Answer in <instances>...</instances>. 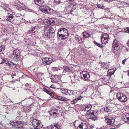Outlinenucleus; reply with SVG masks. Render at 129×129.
I'll return each instance as SVG.
<instances>
[{"instance_id":"7","label":"nucleus","mask_w":129,"mask_h":129,"mask_svg":"<svg viewBox=\"0 0 129 129\" xmlns=\"http://www.w3.org/2000/svg\"><path fill=\"white\" fill-rule=\"evenodd\" d=\"M23 123L22 121H18L14 123L12 125L13 129H18L22 126Z\"/></svg>"},{"instance_id":"48","label":"nucleus","mask_w":129,"mask_h":129,"mask_svg":"<svg viewBox=\"0 0 129 129\" xmlns=\"http://www.w3.org/2000/svg\"><path fill=\"white\" fill-rule=\"evenodd\" d=\"M68 92H69V93H70V94L71 93L72 91L71 90H68Z\"/></svg>"},{"instance_id":"35","label":"nucleus","mask_w":129,"mask_h":129,"mask_svg":"<svg viewBox=\"0 0 129 129\" xmlns=\"http://www.w3.org/2000/svg\"><path fill=\"white\" fill-rule=\"evenodd\" d=\"M109 108L108 107H106L104 109V111L106 112H109L110 111V110Z\"/></svg>"},{"instance_id":"46","label":"nucleus","mask_w":129,"mask_h":129,"mask_svg":"<svg viewBox=\"0 0 129 129\" xmlns=\"http://www.w3.org/2000/svg\"><path fill=\"white\" fill-rule=\"evenodd\" d=\"M49 94L51 96H54L53 93L52 92H50V93Z\"/></svg>"},{"instance_id":"16","label":"nucleus","mask_w":129,"mask_h":129,"mask_svg":"<svg viewBox=\"0 0 129 129\" xmlns=\"http://www.w3.org/2000/svg\"><path fill=\"white\" fill-rule=\"evenodd\" d=\"M123 120L125 122H127L129 124V114H127L124 115L122 117Z\"/></svg>"},{"instance_id":"40","label":"nucleus","mask_w":129,"mask_h":129,"mask_svg":"<svg viewBox=\"0 0 129 129\" xmlns=\"http://www.w3.org/2000/svg\"><path fill=\"white\" fill-rule=\"evenodd\" d=\"M77 92L76 91H74L72 90L71 93L70 94H72L73 95H75L76 96V94Z\"/></svg>"},{"instance_id":"49","label":"nucleus","mask_w":129,"mask_h":129,"mask_svg":"<svg viewBox=\"0 0 129 129\" xmlns=\"http://www.w3.org/2000/svg\"><path fill=\"white\" fill-rule=\"evenodd\" d=\"M70 5H69V6H70V7H72L73 6V5L72 4H69Z\"/></svg>"},{"instance_id":"17","label":"nucleus","mask_w":129,"mask_h":129,"mask_svg":"<svg viewBox=\"0 0 129 129\" xmlns=\"http://www.w3.org/2000/svg\"><path fill=\"white\" fill-rule=\"evenodd\" d=\"M71 81L72 82L75 83L76 82L77 80V78L76 76L75 75L73 74L71 76H70Z\"/></svg>"},{"instance_id":"8","label":"nucleus","mask_w":129,"mask_h":129,"mask_svg":"<svg viewBox=\"0 0 129 129\" xmlns=\"http://www.w3.org/2000/svg\"><path fill=\"white\" fill-rule=\"evenodd\" d=\"M88 114L86 116L89 119H91L92 120H96L97 117L98 113H95V114L94 113V112L92 111Z\"/></svg>"},{"instance_id":"30","label":"nucleus","mask_w":129,"mask_h":129,"mask_svg":"<svg viewBox=\"0 0 129 129\" xmlns=\"http://www.w3.org/2000/svg\"><path fill=\"white\" fill-rule=\"evenodd\" d=\"M57 113H56L55 112H52L50 114L53 117H56L57 116Z\"/></svg>"},{"instance_id":"53","label":"nucleus","mask_w":129,"mask_h":129,"mask_svg":"<svg viewBox=\"0 0 129 129\" xmlns=\"http://www.w3.org/2000/svg\"><path fill=\"white\" fill-rule=\"evenodd\" d=\"M4 63V62L3 61V62H2L1 63H0V64H2V63Z\"/></svg>"},{"instance_id":"29","label":"nucleus","mask_w":129,"mask_h":129,"mask_svg":"<svg viewBox=\"0 0 129 129\" xmlns=\"http://www.w3.org/2000/svg\"><path fill=\"white\" fill-rule=\"evenodd\" d=\"M83 36L84 37L88 38L89 37V35L88 33H87L86 32H84L83 33Z\"/></svg>"},{"instance_id":"32","label":"nucleus","mask_w":129,"mask_h":129,"mask_svg":"<svg viewBox=\"0 0 129 129\" xmlns=\"http://www.w3.org/2000/svg\"><path fill=\"white\" fill-rule=\"evenodd\" d=\"M31 43V42L30 40H26L25 42V44L26 45H30Z\"/></svg>"},{"instance_id":"13","label":"nucleus","mask_w":129,"mask_h":129,"mask_svg":"<svg viewBox=\"0 0 129 129\" xmlns=\"http://www.w3.org/2000/svg\"><path fill=\"white\" fill-rule=\"evenodd\" d=\"M32 124L34 127H38L39 128V125L41 124V122L39 120L36 119H33L32 121Z\"/></svg>"},{"instance_id":"50","label":"nucleus","mask_w":129,"mask_h":129,"mask_svg":"<svg viewBox=\"0 0 129 129\" xmlns=\"http://www.w3.org/2000/svg\"><path fill=\"white\" fill-rule=\"evenodd\" d=\"M57 111V110L56 109H54V110L53 111V112H56Z\"/></svg>"},{"instance_id":"41","label":"nucleus","mask_w":129,"mask_h":129,"mask_svg":"<svg viewBox=\"0 0 129 129\" xmlns=\"http://www.w3.org/2000/svg\"><path fill=\"white\" fill-rule=\"evenodd\" d=\"M52 69L53 70L55 71H57L59 70L58 68L54 67L52 68Z\"/></svg>"},{"instance_id":"52","label":"nucleus","mask_w":129,"mask_h":129,"mask_svg":"<svg viewBox=\"0 0 129 129\" xmlns=\"http://www.w3.org/2000/svg\"><path fill=\"white\" fill-rule=\"evenodd\" d=\"M126 50L127 51H128V49H127V48H126Z\"/></svg>"},{"instance_id":"3","label":"nucleus","mask_w":129,"mask_h":129,"mask_svg":"<svg viewBox=\"0 0 129 129\" xmlns=\"http://www.w3.org/2000/svg\"><path fill=\"white\" fill-rule=\"evenodd\" d=\"M44 22L47 25H53L57 24L58 23V20L57 18H52L45 19L44 20Z\"/></svg>"},{"instance_id":"43","label":"nucleus","mask_w":129,"mask_h":129,"mask_svg":"<svg viewBox=\"0 0 129 129\" xmlns=\"http://www.w3.org/2000/svg\"><path fill=\"white\" fill-rule=\"evenodd\" d=\"M75 39L77 40V41H78V42H79V41H80V40H81V39L80 38H78L77 37H75Z\"/></svg>"},{"instance_id":"10","label":"nucleus","mask_w":129,"mask_h":129,"mask_svg":"<svg viewBox=\"0 0 129 129\" xmlns=\"http://www.w3.org/2000/svg\"><path fill=\"white\" fill-rule=\"evenodd\" d=\"M119 47L118 41L116 40H114L113 43V50L114 49L115 50L117 51L119 49Z\"/></svg>"},{"instance_id":"39","label":"nucleus","mask_w":129,"mask_h":129,"mask_svg":"<svg viewBox=\"0 0 129 129\" xmlns=\"http://www.w3.org/2000/svg\"><path fill=\"white\" fill-rule=\"evenodd\" d=\"M5 63L7 64L10 66L11 67H13L12 64H10L7 61H6V62H5Z\"/></svg>"},{"instance_id":"42","label":"nucleus","mask_w":129,"mask_h":129,"mask_svg":"<svg viewBox=\"0 0 129 129\" xmlns=\"http://www.w3.org/2000/svg\"><path fill=\"white\" fill-rule=\"evenodd\" d=\"M125 31L129 33V28H127L125 29Z\"/></svg>"},{"instance_id":"9","label":"nucleus","mask_w":129,"mask_h":129,"mask_svg":"<svg viewBox=\"0 0 129 129\" xmlns=\"http://www.w3.org/2000/svg\"><path fill=\"white\" fill-rule=\"evenodd\" d=\"M109 35L107 34H104L103 37L101 38V42L103 44H106L108 42Z\"/></svg>"},{"instance_id":"24","label":"nucleus","mask_w":129,"mask_h":129,"mask_svg":"<svg viewBox=\"0 0 129 129\" xmlns=\"http://www.w3.org/2000/svg\"><path fill=\"white\" fill-rule=\"evenodd\" d=\"M61 91L65 95H68L69 94V92H68V90L66 89L63 88H61L60 89Z\"/></svg>"},{"instance_id":"28","label":"nucleus","mask_w":129,"mask_h":129,"mask_svg":"<svg viewBox=\"0 0 129 129\" xmlns=\"http://www.w3.org/2000/svg\"><path fill=\"white\" fill-rule=\"evenodd\" d=\"M81 96H80L78 98H76L75 100H74L72 101L71 102V104H74L75 103L77 102V101H78L81 99L80 98Z\"/></svg>"},{"instance_id":"38","label":"nucleus","mask_w":129,"mask_h":129,"mask_svg":"<svg viewBox=\"0 0 129 129\" xmlns=\"http://www.w3.org/2000/svg\"><path fill=\"white\" fill-rule=\"evenodd\" d=\"M94 43L95 45H96L97 46H98L101 47V45L99 43H98L95 41H94Z\"/></svg>"},{"instance_id":"2","label":"nucleus","mask_w":129,"mask_h":129,"mask_svg":"<svg viewBox=\"0 0 129 129\" xmlns=\"http://www.w3.org/2000/svg\"><path fill=\"white\" fill-rule=\"evenodd\" d=\"M44 34L48 38H52L55 36V33L53 32V28L51 26H46L44 29Z\"/></svg>"},{"instance_id":"6","label":"nucleus","mask_w":129,"mask_h":129,"mask_svg":"<svg viewBox=\"0 0 129 129\" xmlns=\"http://www.w3.org/2000/svg\"><path fill=\"white\" fill-rule=\"evenodd\" d=\"M80 74L81 78L84 80L87 81L89 79L90 75L88 72L86 71H83L81 72Z\"/></svg>"},{"instance_id":"44","label":"nucleus","mask_w":129,"mask_h":129,"mask_svg":"<svg viewBox=\"0 0 129 129\" xmlns=\"http://www.w3.org/2000/svg\"><path fill=\"white\" fill-rule=\"evenodd\" d=\"M11 63L12 64H13L14 65L13 67H14L15 68L17 66V64H15L14 63H13L12 62H11Z\"/></svg>"},{"instance_id":"25","label":"nucleus","mask_w":129,"mask_h":129,"mask_svg":"<svg viewBox=\"0 0 129 129\" xmlns=\"http://www.w3.org/2000/svg\"><path fill=\"white\" fill-rule=\"evenodd\" d=\"M57 98L58 100L63 101H67L68 100V99H67L63 97H62L60 96H58L57 97Z\"/></svg>"},{"instance_id":"4","label":"nucleus","mask_w":129,"mask_h":129,"mask_svg":"<svg viewBox=\"0 0 129 129\" xmlns=\"http://www.w3.org/2000/svg\"><path fill=\"white\" fill-rule=\"evenodd\" d=\"M117 99L121 102L124 103L127 100V98L124 94L120 93H118L116 95Z\"/></svg>"},{"instance_id":"47","label":"nucleus","mask_w":129,"mask_h":129,"mask_svg":"<svg viewBox=\"0 0 129 129\" xmlns=\"http://www.w3.org/2000/svg\"><path fill=\"white\" fill-rule=\"evenodd\" d=\"M50 87L53 88H55V87H54V86H53L52 85H51Z\"/></svg>"},{"instance_id":"20","label":"nucleus","mask_w":129,"mask_h":129,"mask_svg":"<svg viewBox=\"0 0 129 129\" xmlns=\"http://www.w3.org/2000/svg\"><path fill=\"white\" fill-rule=\"evenodd\" d=\"M13 53L14 56L17 57H19L20 54V52L19 50L17 49L15 50L14 51Z\"/></svg>"},{"instance_id":"19","label":"nucleus","mask_w":129,"mask_h":129,"mask_svg":"<svg viewBox=\"0 0 129 129\" xmlns=\"http://www.w3.org/2000/svg\"><path fill=\"white\" fill-rule=\"evenodd\" d=\"M115 70L113 69H112L109 70L108 71V76H110L112 75H113L114 72H115Z\"/></svg>"},{"instance_id":"12","label":"nucleus","mask_w":129,"mask_h":129,"mask_svg":"<svg viewBox=\"0 0 129 129\" xmlns=\"http://www.w3.org/2000/svg\"><path fill=\"white\" fill-rule=\"evenodd\" d=\"M43 63L46 65H49L52 62V59L51 58H45L42 59Z\"/></svg>"},{"instance_id":"51","label":"nucleus","mask_w":129,"mask_h":129,"mask_svg":"<svg viewBox=\"0 0 129 129\" xmlns=\"http://www.w3.org/2000/svg\"><path fill=\"white\" fill-rule=\"evenodd\" d=\"M127 45L128 46H129V39L127 42Z\"/></svg>"},{"instance_id":"34","label":"nucleus","mask_w":129,"mask_h":129,"mask_svg":"<svg viewBox=\"0 0 129 129\" xmlns=\"http://www.w3.org/2000/svg\"><path fill=\"white\" fill-rule=\"evenodd\" d=\"M69 68L67 67H65L63 68V72H66L69 71Z\"/></svg>"},{"instance_id":"22","label":"nucleus","mask_w":129,"mask_h":129,"mask_svg":"<svg viewBox=\"0 0 129 129\" xmlns=\"http://www.w3.org/2000/svg\"><path fill=\"white\" fill-rule=\"evenodd\" d=\"M35 4L39 5H40L44 3L43 0H34Z\"/></svg>"},{"instance_id":"54","label":"nucleus","mask_w":129,"mask_h":129,"mask_svg":"<svg viewBox=\"0 0 129 129\" xmlns=\"http://www.w3.org/2000/svg\"><path fill=\"white\" fill-rule=\"evenodd\" d=\"M128 75L129 76V71L128 72Z\"/></svg>"},{"instance_id":"27","label":"nucleus","mask_w":129,"mask_h":129,"mask_svg":"<svg viewBox=\"0 0 129 129\" xmlns=\"http://www.w3.org/2000/svg\"><path fill=\"white\" fill-rule=\"evenodd\" d=\"M109 80V77L108 76H107L104 78V79L102 81V82L104 83H108Z\"/></svg>"},{"instance_id":"36","label":"nucleus","mask_w":129,"mask_h":129,"mask_svg":"<svg viewBox=\"0 0 129 129\" xmlns=\"http://www.w3.org/2000/svg\"><path fill=\"white\" fill-rule=\"evenodd\" d=\"M37 75L39 77H41L43 76V74L42 73H38L37 74Z\"/></svg>"},{"instance_id":"33","label":"nucleus","mask_w":129,"mask_h":129,"mask_svg":"<svg viewBox=\"0 0 129 129\" xmlns=\"http://www.w3.org/2000/svg\"><path fill=\"white\" fill-rule=\"evenodd\" d=\"M98 7L101 9H104L105 8V7L103 4H99L97 5Z\"/></svg>"},{"instance_id":"55","label":"nucleus","mask_w":129,"mask_h":129,"mask_svg":"<svg viewBox=\"0 0 129 129\" xmlns=\"http://www.w3.org/2000/svg\"><path fill=\"white\" fill-rule=\"evenodd\" d=\"M12 122H11V124H12Z\"/></svg>"},{"instance_id":"15","label":"nucleus","mask_w":129,"mask_h":129,"mask_svg":"<svg viewBox=\"0 0 129 129\" xmlns=\"http://www.w3.org/2000/svg\"><path fill=\"white\" fill-rule=\"evenodd\" d=\"M87 125L85 123L80 124L77 127V129H87Z\"/></svg>"},{"instance_id":"21","label":"nucleus","mask_w":129,"mask_h":129,"mask_svg":"<svg viewBox=\"0 0 129 129\" xmlns=\"http://www.w3.org/2000/svg\"><path fill=\"white\" fill-rule=\"evenodd\" d=\"M51 129H59L60 127V125L57 124H53L51 126Z\"/></svg>"},{"instance_id":"5","label":"nucleus","mask_w":129,"mask_h":129,"mask_svg":"<svg viewBox=\"0 0 129 129\" xmlns=\"http://www.w3.org/2000/svg\"><path fill=\"white\" fill-rule=\"evenodd\" d=\"M39 9L40 11L44 13H49L51 12V8L47 6H42L39 7Z\"/></svg>"},{"instance_id":"1","label":"nucleus","mask_w":129,"mask_h":129,"mask_svg":"<svg viewBox=\"0 0 129 129\" xmlns=\"http://www.w3.org/2000/svg\"><path fill=\"white\" fill-rule=\"evenodd\" d=\"M57 36L59 39L64 40L69 36L68 31L67 29L64 28H61L59 30L57 34Z\"/></svg>"},{"instance_id":"23","label":"nucleus","mask_w":129,"mask_h":129,"mask_svg":"<svg viewBox=\"0 0 129 129\" xmlns=\"http://www.w3.org/2000/svg\"><path fill=\"white\" fill-rule=\"evenodd\" d=\"M102 67L105 69H108L109 68V66L108 64L103 62L101 64Z\"/></svg>"},{"instance_id":"18","label":"nucleus","mask_w":129,"mask_h":129,"mask_svg":"<svg viewBox=\"0 0 129 129\" xmlns=\"http://www.w3.org/2000/svg\"><path fill=\"white\" fill-rule=\"evenodd\" d=\"M39 29V27H38L36 26L32 28L30 30H29L27 32V33L29 34L30 33H34L37 31Z\"/></svg>"},{"instance_id":"11","label":"nucleus","mask_w":129,"mask_h":129,"mask_svg":"<svg viewBox=\"0 0 129 129\" xmlns=\"http://www.w3.org/2000/svg\"><path fill=\"white\" fill-rule=\"evenodd\" d=\"M105 120L107 124L109 125H113L115 122V119L111 117H108L106 116Z\"/></svg>"},{"instance_id":"31","label":"nucleus","mask_w":129,"mask_h":129,"mask_svg":"<svg viewBox=\"0 0 129 129\" xmlns=\"http://www.w3.org/2000/svg\"><path fill=\"white\" fill-rule=\"evenodd\" d=\"M61 3L60 0H54L53 3L54 5L59 4Z\"/></svg>"},{"instance_id":"45","label":"nucleus","mask_w":129,"mask_h":129,"mask_svg":"<svg viewBox=\"0 0 129 129\" xmlns=\"http://www.w3.org/2000/svg\"><path fill=\"white\" fill-rule=\"evenodd\" d=\"M126 59H125L123 60V61H122V64H125V62H126Z\"/></svg>"},{"instance_id":"37","label":"nucleus","mask_w":129,"mask_h":129,"mask_svg":"<svg viewBox=\"0 0 129 129\" xmlns=\"http://www.w3.org/2000/svg\"><path fill=\"white\" fill-rule=\"evenodd\" d=\"M44 90L48 94L50 93V92L48 90L46 89H44Z\"/></svg>"},{"instance_id":"14","label":"nucleus","mask_w":129,"mask_h":129,"mask_svg":"<svg viewBox=\"0 0 129 129\" xmlns=\"http://www.w3.org/2000/svg\"><path fill=\"white\" fill-rule=\"evenodd\" d=\"M92 106L91 105H88L87 106L85 107V108L83 109L82 110V111H87L86 113V115H87L89 113L91 112V111H90L91 109Z\"/></svg>"},{"instance_id":"26","label":"nucleus","mask_w":129,"mask_h":129,"mask_svg":"<svg viewBox=\"0 0 129 129\" xmlns=\"http://www.w3.org/2000/svg\"><path fill=\"white\" fill-rule=\"evenodd\" d=\"M14 16H10L7 17L6 20L10 22H12L13 21V18Z\"/></svg>"}]
</instances>
